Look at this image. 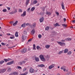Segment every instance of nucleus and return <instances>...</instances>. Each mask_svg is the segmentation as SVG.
<instances>
[{"mask_svg":"<svg viewBox=\"0 0 75 75\" xmlns=\"http://www.w3.org/2000/svg\"><path fill=\"white\" fill-rule=\"evenodd\" d=\"M61 41L62 42H65V40H61Z\"/></svg>","mask_w":75,"mask_h":75,"instance_id":"nucleus-52","label":"nucleus"},{"mask_svg":"<svg viewBox=\"0 0 75 75\" xmlns=\"http://www.w3.org/2000/svg\"><path fill=\"white\" fill-rule=\"evenodd\" d=\"M5 71H6L5 69H2L0 70V73H4Z\"/></svg>","mask_w":75,"mask_h":75,"instance_id":"nucleus-7","label":"nucleus"},{"mask_svg":"<svg viewBox=\"0 0 75 75\" xmlns=\"http://www.w3.org/2000/svg\"><path fill=\"white\" fill-rule=\"evenodd\" d=\"M26 24V23H24L21 25V27H23V28H25V25Z\"/></svg>","mask_w":75,"mask_h":75,"instance_id":"nucleus-16","label":"nucleus"},{"mask_svg":"<svg viewBox=\"0 0 75 75\" xmlns=\"http://www.w3.org/2000/svg\"><path fill=\"white\" fill-rule=\"evenodd\" d=\"M17 23H18V21H16L15 23L13 24V26H16L17 24Z\"/></svg>","mask_w":75,"mask_h":75,"instance_id":"nucleus-20","label":"nucleus"},{"mask_svg":"<svg viewBox=\"0 0 75 75\" xmlns=\"http://www.w3.org/2000/svg\"><path fill=\"white\" fill-rule=\"evenodd\" d=\"M15 36L16 37H18V32H16L15 34Z\"/></svg>","mask_w":75,"mask_h":75,"instance_id":"nucleus-29","label":"nucleus"},{"mask_svg":"<svg viewBox=\"0 0 75 75\" xmlns=\"http://www.w3.org/2000/svg\"><path fill=\"white\" fill-rule=\"evenodd\" d=\"M13 63H14V61H13L9 62L8 63L6 64V65H11V64H13Z\"/></svg>","mask_w":75,"mask_h":75,"instance_id":"nucleus-5","label":"nucleus"},{"mask_svg":"<svg viewBox=\"0 0 75 75\" xmlns=\"http://www.w3.org/2000/svg\"><path fill=\"white\" fill-rule=\"evenodd\" d=\"M68 51V49H66L64 50V53H67Z\"/></svg>","mask_w":75,"mask_h":75,"instance_id":"nucleus-23","label":"nucleus"},{"mask_svg":"<svg viewBox=\"0 0 75 75\" xmlns=\"http://www.w3.org/2000/svg\"><path fill=\"white\" fill-rule=\"evenodd\" d=\"M25 15H26V11H24L23 13V14L21 15V16L22 17H24Z\"/></svg>","mask_w":75,"mask_h":75,"instance_id":"nucleus-10","label":"nucleus"},{"mask_svg":"<svg viewBox=\"0 0 75 75\" xmlns=\"http://www.w3.org/2000/svg\"><path fill=\"white\" fill-rule=\"evenodd\" d=\"M49 27L48 26H47L45 28V30H49Z\"/></svg>","mask_w":75,"mask_h":75,"instance_id":"nucleus-38","label":"nucleus"},{"mask_svg":"<svg viewBox=\"0 0 75 75\" xmlns=\"http://www.w3.org/2000/svg\"><path fill=\"white\" fill-rule=\"evenodd\" d=\"M4 61H5V62H7V61H10L11 60L10 59H4Z\"/></svg>","mask_w":75,"mask_h":75,"instance_id":"nucleus-27","label":"nucleus"},{"mask_svg":"<svg viewBox=\"0 0 75 75\" xmlns=\"http://www.w3.org/2000/svg\"><path fill=\"white\" fill-rule=\"evenodd\" d=\"M59 67V66H58V67H57L58 68H59V67Z\"/></svg>","mask_w":75,"mask_h":75,"instance_id":"nucleus-64","label":"nucleus"},{"mask_svg":"<svg viewBox=\"0 0 75 75\" xmlns=\"http://www.w3.org/2000/svg\"><path fill=\"white\" fill-rule=\"evenodd\" d=\"M39 57L41 61H43V62H45L46 61V59L44 58V57L43 55L42 54L40 55L39 56Z\"/></svg>","mask_w":75,"mask_h":75,"instance_id":"nucleus-1","label":"nucleus"},{"mask_svg":"<svg viewBox=\"0 0 75 75\" xmlns=\"http://www.w3.org/2000/svg\"><path fill=\"white\" fill-rule=\"evenodd\" d=\"M62 53H63V51H61L59 52L58 54H62Z\"/></svg>","mask_w":75,"mask_h":75,"instance_id":"nucleus-41","label":"nucleus"},{"mask_svg":"<svg viewBox=\"0 0 75 75\" xmlns=\"http://www.w3.org/2000/svg\"><path fill=\"white\" fill-rule=\"evenodd\" d=\"M3 4H0V7H1V6H3Z\"/></svg>","mask_w":75,"mask_h":75,"instance_id":"nucleus-55","label":"nucleus"},{"mask_svg":"<svg viewBox=\"0 0 75 75\" xmlns=\"http://www.w3.org/2000/svg\"><path fill=\"white\" fill-rule=\"evenodd\" d=\"M29 72L31 73H34V69H33L32 68H30V69Z\"/></svg>","mask_w":75,"mask_h":75,"instance_id":"nucleus-6","label":"nucleus"},{"mask_svg":"<svg viewBox=\"0 0 75 75\" xmlns=\"http://www.w3.org/2000/svg\"><path fill=\"white\" fill-rule=\"evenodd\" d=\"M54 27H57V26H59V25L58 24V23H56L55 24H54Z\"/></svg>","mask_w":75,"mask_h":75,"instance_id":"nucleus-25","label":"nucleus"},{"mask_svg":"<svg viewBox=\"0 0 75 75\" xmlns=\"http://www.w3.org/2000/svg\"><path fill=\"white\" fill-rule=\"evenodd\" d=\"M14 75H18V72H15L13 73Z\"/></svg>","mask_w":75,"mask_h":75,"instance_id":"nucleus-37","label":"nucleus"},{"mask_svg":"<svg viewBox=\"0 0 75 75\" xmlns=\"http://www.w3.org/2000/svg\"><path fill=\"white\" fill-rule=\"evenodd\" d=\"M40 48V46H37L36 48L37 50H39V48Z\"/></svg>","mask_w":75,"mask_h":75,"instance_id":"nucleus-44","label":"nucleus"},{"mask_svg":"<svg viewBox=\"0 0 75 75\" xmlns=\"http://www.w3.org/2000/svg\"><path fill=\"white\" fill-rule=\"evenodd\" d=\"M33 49L34 50H36V48H35V45L34 44H33Z\"/></svg>","mask_w":75,"mask_h":75,"instance_id":"nucleus-31","label":"nucleus"},{"mask_svg":"<svg viewBox=\"0 0 75 75\" xmlns=\"http://www.w3.org/2000/svg\"><path fill=\"white\" fill-rule=\"evenodd\" d=\"M62 25L63 26H64V27H67V25H66L65 24H62Z\"/></svg>","mask_w":75,"mask_h":75,"instance_id":"nucleus-45","label":"nucleus"},{"mask_svg":"<svg viewBox=\"0 0 75 75\" xmlns=\"http://www.w3.org/2000/svg\"><path fill=\"white\" fill-rule=\"evenodd\" d=\"M7 9L8 10H10L11 9V8L10 7H8Z\"/></svg>","mask_w":75,"mask_h":75,"instance_id":"nucleus-50","label":"nucleus"},{"mask_svg":"<svg viewBox=\"0 0 75 75\" xmlns=\"http://www.w3.org/2000/svg\"><path fill=\"white\" fill-rule=\"evenodd\" d=\"M25 61H23L22 62H19V64H20V65H23V64H25Z\"/></svg>","mask_w":75,"mask_h":75,"instance_id":"nucleus-17","label":"nucleus"},{"mask_svg":"<svg viewBox=\"0 0 75 75\" xmlns=\"http://www.w3.org/2000/svg\"><path fill=\"white\" fill-rule=\"evenodd\" d=\"M50 58V57H47V58H46V59H47V61H48V59H47V58H48V59H49V58Z\"/></svg>","mask_w":75,"mask_h":75,"instance_id":"nucleus-56","label":"nucleus"},{"mask_svg":"<svg viewBox=\"0 0 75 75\" xmlns=\"http://www.w3.org/2000/svg\"><path fill=\"white\" fill-rule=\"evenodd\" d=\"M46 14H47V15H48V16H50V15H51V13L48 12H46Z\"/></svg>","mask_w":75,"mask_h":75,"instance_id":"nucleus-28","label":"nucleus"},{"mask_svg":"<svg viewBox=\"0 0 75 75\" xmlns=\"http://www.w3.org/2000/svg\"><path fill=\"white\" fill-rule=\"evenodd\" d=\"M34 10H35V7H33L31 8V11H33Z\"/></svg>","mask_w":75,"mask_h":75,"instance_id":"nucleus-30","label":"nucleus"},{"mask_svg":"<svg viewBox=\"0 0 75 75\" xmlns=\"http://www.w3.org/2000/svg\"><path fill=\"white\" fill-rule=\"evenodd\" d=\"M28 50L29 51H30V48H28Z\"/></svg>","mask_w":75,"mask_h":75,"instance_id":"nucleus-62","label":"nucleus"},{"mask_svg":"<svg viewBox=\"0 0 75 75\" xmlns=\"http://www.w3.org/2000/svg\"><path fill=\"white\" fill-rule=\"evenodd\" d=\"M39 20L40 23H42L44 21V18L42 17Z\"/></svg>","mask_w":75,"mask_h":75,"instance_id":"nucleus-18","label":"nucleus"},{"mask_svg":"<svg viewBox=\"0 0 75 75\" xmlns=\"http://www.w3.org/2000/svg\"><path fill=\"white\" fill-rule=\"evenodd\" d=\"M35 61L38 62L40 60V59H39V57H35Z\"/></svg>","mask_w":75,"mask_h":75,"instance_id":"nucleus-14","label":"nucleus"},{"mask_svg":"<svg viewBox=\"0 0 75 75\" xmlns=\"http://www.w3.org/2000/svg\"><path fill=\"white\" fill-rule=\"evenodd\" d=\"M27 51V49L26 48L22 50L21 51V52L22 53L23 52H26Z\"/></svg>","mask_w":75,"mask_h":75,"instance_id":"nucleus-12","label":"nucleus"},{"mask_svg":"<svg viewBox=\"0 0 75 75\" xmlns=\"http://www.w3.org/2000/svg\"><path fill=\"white\" fill-rule=\"evenodd\" d=\"M38 67H45V65L43 64L38 65Z\"/></svg>","mask_w":75,"mask_h":75,"instance_id":"nucleus-19","label":"nucleus"},{"mask_svg":"<svg viewBox=\"0 0 75 75\" xmlns=\"http://www.w3.org/2000/svg\"><path fill=\"white\" fill-rule=\"evenodd\" d=\"M28 74V72H27L24 73L23 74H21L20 75H26Z\"/></svg>","mask_w":75,"mask_h":75,"instance_id":"nucleus-35","label":"nucleus"},{"mask_svg":"<svg viewBox=\"0 0 75 75\" xmlns=\"http://www.w3.org/2000/svg\"><path fill=\"white\" fill-rule=\"evenodd\" d=\"M56 14L57 15H59V13L57 12H56Z\"/></svg>","mask_w":75,"mask_h":75,"instance_id":"nucleus-53","label":"nucleus"},{"mask_svg":"<svg viewBox=\"0 0 75 75\" xmlns=\"http://www.w3.org/2000/svg\"><path fill=\"white\" fill-rule=\"evenodd\" d=\"M3 12H4V13H6L7 12V9H4L2 11Z\"/></svg>","mask_w":75,"mask_h":75,"instance_id":"nucleus-32","label":"nucleus"},{"mask_svg":"<svg viewBox=\"0 0 75 75\" xmlns=\"http://www.w3.org/2000/svg\"><path fill=\"white\" fill-rule=\"evenodd\" d=\"M7 71L8 72H11V68H8L7 70Z\"/></svg>","mask_w":75,"mask_h":75,"instance_id":"nucleus-34","label":"nucleus"},{"mask_svg":"<svg viewBox=\"0 0 75 75\" xmlns=\"http://www.w3.org/2000/svg\"><path fill=\"white\" fill-rule=\"evenodd\" d=\"M35 25H36V23H34L33 25H31L30 26L31 28H33L35 27Z\"/></svg>","mask_w":75,"mask_h":75,"instance_id":"nucleus-4","label":"nucleus"},{"mask_svg":"<svg viewBox=\"0 0 75 75\" xmlns=\"http://www.w3.org/2000/svg\"><path fill=\"white\" fill-rule=\"evenodd\" d=\"M64 22H65V21H66V19L65 18H64Z\"/></svg>","mask_w":75,"mask_h":75,"instance_id":"nucleus-51","label":"nucleus"},{"mask_svg":"<svg viewBox=\"0 0 75 75\" xmlns=\"http://www.w3.org/2000/svg\"><path fill=\"white\" fill-rule=\"evenodd\" d=\"M66 68V67L65 66H63L61 68V69L63 70H64V71H66V69L65 68Z\"/></svg>","mask_w":75,"mask_h":75,"instance_id":"nucleus-8","label":"nucleus"},{"mask_svg":"<svg viewBox=\"0 0 75 75\" xmlns=\"http://www.w3.org/2000/svg\"><path fill=\"white\" fill-rule=\"evenodd\" d=\"M29 1H30V0H26L25 4L26 5H28V4Z\"/></svg>","mask_w":75,"mask_h":75,"instance_id":"nucleus-22","label":"nucleus"},{"mask_svg":"<svg viewBox=\"0 0 75 75\" xmlns=\"http://www.w3.org/2000/svg\"><path fill=\"white\" fill-rule=\"evenodd\" d=\"M72 39L70 38H68L67 39H66V41H71Z\"/></svg>","mask_w":75,"mask_h":75,"instance_id":"nucleus-26","label":"nucleus"},{"mask_svg":"<svg viewBox=\"0 0 75 75\" xmlns=\"http://www.w3.org/2000/svg\"><path fill=\"white\" fill-rule=\"evenodd\" d=\"M35 34V29H33L31 31V34L33 35V34Z\"/></svg>","mask_w":75,"mask_h":75,"instance_id":"nucleus-15","label":"nucleus"},{"mask_svg":"<svg viewBox=\"0 0 75 75\" xmlns=\"http://www.w3.org/2000/svg\"><path fill=\"white\" fill-rule=\"evenodd\" d=\"M72 54V52L71 51H69L67 52V54L68 55H71Z\"/></svg>","mask_w":75,"mask_h":75,"instance_id":"nucleus-36","label":"nucleus"},{"mask_svg":"<svg viewBox=\"0 0 75 75\" xmlns=\"http://www.w3.org/2000/svg\"><path fill=\"white\" fill-rule=\"evenodd\" d=\"M11 39H13V38H14V37H10Z\"/></svg>","mask_w":75,"mask_h":75,"instance_id":"nucleus-54","label":"nucleus"},{"mask_svg":"<svg viewBox=\"0 0 75 75\" xmlns=\"http://www.w3.org/2000/svg\"><path fill=\"white\" fill-rule=\"evenodd\" d=\"M61 6L62 8V9H63V10H64V9H65V7L64 6V4H63V3H62V4Z\"/></svg>","mask_w":75,"mask_h":75,"instance_id":"nucleus-24","label":"nucleus"},{"mask_svg":"<svg viewBox=\"0 0 75 75\" xmlns=\"http://www.w3.org/2000/svg\"><path fill=\"white\" fill-rule=\"evenodd\" d=\"M18 69H21V67L20 66H18L17 67Z\"/></svg>","mask_w":75,"mask_h":75,"instance_id":"nucleus-40","label":"nucleus"},{"mask_svg":"<svg viewBox=\"0 0 75 75\" xmlns=\"http://www.w3.org/2000/svg\"><path fill=\"white\" fill-rule=\"evenodd\" d=\"M25 71H26V68H24L23 69V71L24 72H25Z\"/></svg>","mask_w":75,"mask_h":75,"instance_id":"nucleus-49","label":"nucleus"},{"mask_svg":"<svg viewBox=\"0 0 75 75\" xmlns=\"http://www.w3.org/2000/svg\"><path fill=\"white\" fill-rule=\"evenodd\" d=\"M30 10V8H29L28 9V11H29Z\"/></svg>","mask_w":75,"mask_h":75,"instance_id":"nucleus-57","label":"nucleus"},{"mask_svg":"<svg viewBox=\"0 0 75 75\" xmlns=\"http://www.w3.org/2000/svg\"><path fill=\"white\" fill-rule=\"evenodd\" d=\"M9 23H13V22H10Z\"/></svg>","mask_w":75,"mask_h":75,"instance_id":"nucleus-61","label":"nucleus"},{"mask_svg":"<svg viewBox=\"0 0 75 75\" xmlns=\"http://www.w3.org/2000/svg\"><path fill=\"white\" fill-rule=\"evenodd\" d=\"M27 38V37L25 36H23L22 37V41H24V40H25V39H26V38Z\"/></svg>","mask_w":75,"mask_h":75,"instance_id":"nucleus-11","label":"nucleus"},{"mask_svg":"<svg viewBox=\"0 0 75 75\" xmlns=\"http://www.w3.org/2000/svg\"><path fill=\"white\" fill-rule=\"evenodd\" d=\"M4 61H1L0 62V64H2L3 63H4Z\"/></svg>","mask_w":75,"mask_h":75,"instance_id":"nucleus-43","label":"nucleus"},{"mask_svg":"<svg viewBox=\"0 0 75 75\" xmlns=\"http://www.w3.org/2000/svg\"><path fill=\"white\" fill-rule=\"evenodd\" d=\"M43 11H45V8H43Z\"/></svg>","mask_w":75,"mask_h":75,"instance_id":"nucleus-60","label":"nucleus"},{"mask_svg":"<svg viewBox=\"0 0 75 75\" xmlns=\"http://www.w3.org/2000/svg\"><path fill=\"white\" fill-rule=\"evenodd\" d=\"M7 35H10V33H7Z\"/></svg>","mask_w":75,"mask_h":75,"instance_id":"nucleus-59","label":"nucleus"},{"mask_svg":"<svg viewBox=\"0 0 75 75\" xmlns=\"http://www.w3.org/2000/svg\"><path fill=\"white\" fill-rule=\"evenodd\" d=\"M50 45H46L45 46V48H47V49H48V48H49L50 47Z\"/></svg>","mask_w":75,"mask_h":75,"instance_id":"nucleus-21","label":"nucleus"},{"mask_svg":"<svg viewBox=\"0 0 75 75\" xmlns=\"http://www.w3.org/2000/svg\"><path fill=\"white\" fill-rule=\"evenodd\" d=\"M38 1L37 0H34L33 1V3H32V5H34V4H36L37 3V2Z\"/></svg>","mask_w":75,"mask_h":75,"instance_id":"nucleus-9","label":"nucleus"},{"mask_svg":"<svg viewBox=\"0 0 75 75\" xmlns=\"http://www.w3.org/2000/svg\"><path fill=\"white\" fill-rule=\"evenodd\" d=\"M26 25H27V26H30V27H31V24H30V23H27L26 24Z\"/></svg>","mask_w":75,"mask_h":75,"instance_id":"nucleus-33","label":"nucleus"},{"mask_svg":"<svg viewBox=\"0 0 75 75\" xmlns=\"http://www.w3.org/2000/svg\"><path fill=\"white\" fill-rule=\"evenodd\" d=\"M27 32L25 30H24V34H25V35H27Z\"/></svg>","mask_w":75,"mask_h":75,"instance_id":"nucleus-42","label":"nucleus"},{"mask_svg":"<svg viewBox=\"0 0 75 75\" xmlns=\"http://www.w3.org/2000/svg\"><path fill=\"white\" fill-rule=\"evenodd\" d=\"M57 75H60V74H58Z\"/></svg>","mask_w":75,"mask_h":75,"instance_id":"nucleus-63","label":"nucleus"},{"mask_svg":"<svg viewBox=\"0 0 75 75\" xmlns=\"http://www.w3.org/2000/svg\"><path fill=\"white\" fill-rule=\"evenodd\" d=\"M33 40V38L30 39L29 40H28V42H30V41H32Z\"/></svg>","mask_w":75,"mask_h":75,"instance_id":"nucleus-48","label":"nucleus"},{"mask_svg":"<svg viewBox=\"0 0 75 75\" xmlns=\"http://www.w3.org/2000/svg\"><path fill=\"white\" fill-rule=\"evenodd\" d=\"M1 44H2V45H6V44L4 43L3 42H1Z\"/></svg>","mask_w":75,"mask_h":75,"instance_id":"nucleus-47","label":"nucleus"},{"mask_svg":"<svg viewBox=\"0 0 75 75\" xmlns=\"http://www.w3.org/2000/svg\"><path fill=\"white\" fill-rule=\"evenodd\" d=\"M57 43L61 46L65 45V43H62L61 42H57Z\"/></svg>","mask_w":75,"mask_h":75,"instance_id":"nucleus-2","label":"nucleus"},{"mask_svg":"<svg viewBox=\"0 0 75 75\" xmlns=\"http://www.w3.org/2000/svg\"><path fill=\"white\" fill-rule=\"evenodd\" d=\"M72 22H73V23H75V20H74V21H72Z\"/></svg>","mask_w":75,"mask_h":75,"instance_id":"nucleus-58","label":"nucleus"},{"mask_svg":"<svg viewBox=\"0 0 75 75\" xmlns=\"http://www.w3.org/2000/svg\"><path fill=\"white\" fill-rule=\"evenodd\" d=\"M41 37H42V36L41 35L39 34L38 35V38H41Z\"/></svg>","mask_w":75,"mask_h":75,"instance_id":"nucleus-39","label":"nucleus"},{"mask_svg":"<svg viewBox=\"0 0 75 75\" xmlns=\"http://www.w3.org/2000/svg\"><path fill=\"white\" fill-rule=\"evenodd\" d=\"M22 10H21V9H19V12H22Z\"/></svg>","mask_w":75,"mask_h":75,"instance_id":"nucleus-46","label":"nucleus"},{"mask_svg":"<svg viewBox=\"0 0 75 75\" xmlns=\"http://www.w3.org/2000/svg\"><path fill=\"white\" fill-rule=\"evenodd\" d=\"M17 10L15 9V10L14 12L12 11L9 14H14V13H17Z\"/></svg>","mask_w":75,"mask_h":75,"instance_id":"nucleus-13","label":"nucleus"},{"mask_svg":"<svg viewBox=\"0 0 75 75\" xmlns=\"http://www.w3.org/2000/svg\"><path fill=\"white\" fill-rule=\"evenodd\" d=\"M55 66V64H52L51 65L49 66V69H52V68H54V67Z\"/></svg>","mask_w":75,"mask_h":75,"instance_id":"nucleus-3","label":"nucleus"}]
</instances>
